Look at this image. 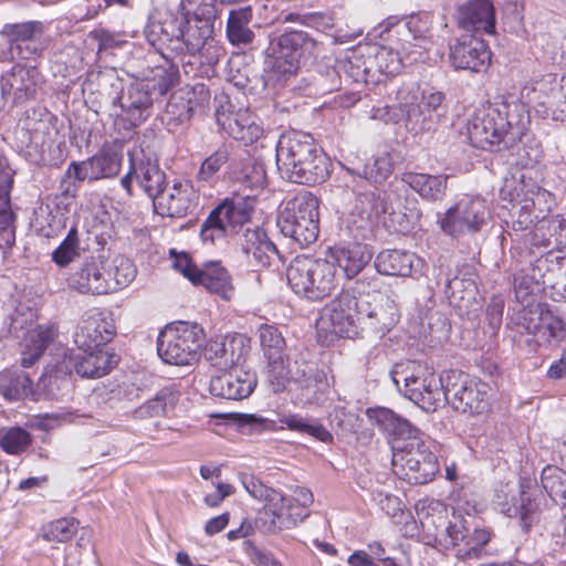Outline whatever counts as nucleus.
I'll list each match as a JSON object with an SVG mask.
<instances>
[{
    "label": "nucleus",
    "instance_id": "obj_47",
    "mask_svg": "<svg viewBox=\"0 0 566 566\" xmlns=\"http://www.w3.org/2000/svg\"><path fill=\"white\" fill-rule=\"evenodd\" d=\"M229 231H233L238 226H244L250 221L253 211L252 202L243 197L237 196L231 199H224L214 208Z\"/></svg>",
    "mask_w": 566,
    "mask_h": 566
},
{
    "label": "nucleus",
    "instance_id": "obj_14",
    "mask_svg": "<svg viewBox=\"0 0 566 566\" xmlns=\"http://www.w3.org/2000/svg\"><path fill=\"white\" fill-rule=\"evenodd\" d=\"M521 96L542 118L565 122L566 76L545 74L528 82Z\"/></svg>",
    "mask_w": 566,
    "mask_h": 566
},
{
    "label": "nucleus",
    "instance_id": "obj_24",
    "mask_svg": "<svg viewBox=\"0 0 566 566\" xmlns=\"http://www.w3.org/2000/svg\"><path fill=\"white\" fill-rule=\"evenodd\" d=\"M115 336V324L111 315L93 310L82 317L74 335L78 349H103Z\"/></svg>",
    "mask_w": 566,
    "mask_h": 566
},
{
    "label": "nucleus",
    "instance_id": "obj_16",
    "mask_svg": "<svg viewBox=\"0 0 566 566\" xmlns=\"http://www.w3.org/2000/svg\"><path fill=\"white\" fill-rule=\"evenodd\" d=\"M490 218L491 211L484 199L464 197L446 211L439 223L446 234L461 237L481 231Z\"/></svg>",
    "mask_w": 566,
    "mask_h": 566
},
{
    "label": "nucleus",
    "instance_id": "obj_28",
    "mask_svg": "<svg viewBox=\"0 0 566 566\" xmlns=\"http://www.w3.org/2000/svg\"><path fill=\"white\" fill-rule=\"evenodd\" d=\"M250 349V340L244 335H227L223 338L210 340L205 349V357L212 366L227 370L241 364Z\"/></svg>",
    "mask_w": 566,
    "mask_h": 566
},
{
    "label": "nucleus",
    "instance_id": "obj_59",
    "mask_svg": "<svg viewBox=\"0 0 566 566\" xmlns=\"http://www.w3.org/2000/svg\"><path fill=\"white\" fill-rule=\"evenodd\" d=\"M280 422L292 431L312 436L322 442L332 440L329 431L314 419L303 418L297 415H287L280 418Z\"/></svg>",
    "mask_w": 566,
    "mask_h": 566
},
{
    "label": "nucleus",
    "instance_id": "obj_5",
    "mask_svg": "<svg viewBox=\"0 0 566 566\" xmlns=\"http://www.w3.org/2000/svg\"><path fill=\"white\" fill-rule=\"evenodd\" d=\"M500 196L512 203L511 218L514 231L526 230L538 220H544L555 206L553 193L524 175L518 179L505 178Z\"/></svg>",
    "mask_w": 566,
    "mask_h": 566
},
{
    "label": "nucleus",
    "instance_id": "obj_55",
    "mask_svg": "<svg viewBox=\"0 0 566 566\" xmlns=\"http://www.w3.org/2000/svg\"><path fill=\"white\" fill-rule=\"evenodd\" d=\"M65 220L64 214H54L49 205H41L34 211L33 224L42 237L54 238L65 228Z\"/></svg>",
    "mask_w": 566,
    "mask_h": 566
},
{
    "label": "nucleus",
    "instance_id": "obj_31",
    "mask_svg": "<svg viewBox=\"0 0 566 566\" xmlns=\"http://www.w3.org/2000/svg\"><path fill=\"white\" fill-rule=\"evenodd\" d=\"M541 500L535 488L522 483L517 494L499 505L504 515L518 520L521 527L527 532L538 521Z\"/></svg>",
    "mask_w": 566,
    "mask_h": 566
},
{
    "label": "nucleus",
    "instance_id": "obj_21",
    "mask_svg": "<svg viewBox=\"0 0 566 566\" xmlns=\"http://www.w3.org/2000/svg\"><path fill=\"white\" fill-rule=\"evenodd\" d=\"M270 495L255 520L256 526L262 532L276 533L290 530L307 516V513L303 512L300 506H295L291 497L280 491L270 493Z\"/></svg>",
    "mask_w": 566,
    "mask_h": 566
},
{
    "label": "nucleus",
    "instance_id": "obj_46",
    "mask_svg": "<svg viewBox=\"0 0 566 566\" xmlns=\"http://www.w3.org/2000/svg\"><path fill=\"white\" fill-rule=\"evenodd\" d=\"M532 234L531 242L535 247L560 251L566 245V220L557 214L544 220H538Z\"/></svg>",
    "mask_w": 566,
    "mask_h": 566
},
{
    "label": "nucleus",
    "instance_id": "obj_15",
    "mask_svg": "<svg viewBox=\"0 0 566 566\" xmlns=\"http://www.w3.org/2000/svg\"><path fill=\"white\" fill-rule=\"evenodd\" d=\"M446 402L463 413L480 415L489 410L491 387L460 370L444 375Z\"/></svg>",
    "mask_w": 566,
    "mask_h": 566
},
{
    "label": "nucleus",
    "instance_id": "obj_53",
    "mask_svg": "<svg viewBox=\"0 0 566 566\" xmlns=\"http://www.w3.org/2000/svg\"><path fill=\"white\" fill-rule=\"evenodd\" d=\"M543 489L555 504L566 506V471L554 465H546L541 474Z\"/></svg>",
    "mask_w": 566,
    "mask_h": 566
},
{
    "label": "nucleus",
    "instance_id": "obj_1",
    "mask_svg": "<svg viewBox=\"0 0 566 566\" xmlns=\"http://www.w3.org/2000/svg\"><path fill=\"white\" fill-rule=\"evenodd\" d=\"M375 281L364 276L344 289L323 308L319 328L348 338L365 331L380 336L388 333L398 322L397 307L374 291Z\"/></svg>",
    "mask_w": 566,
    "mask_h": 566
},
{
    "label": "nucleus",
    "instance_id": "obj_61",
    "mask_svg": "<svg viewBox=\"0 0 566 566\" xmlns=\"http://www.w3.org/2000/svg\"><path fill=\"white\" fill-rule=\"evenodd\" d=\"M181 6L186 11V17L192 14L196 23L213 30V22L217 18L216 0H182Z\"/></svg>",
    "mask_w": 566,
    "mask_h": 566
},
{
    "label": "nucleus",
    "instance_id": "obj_35",
    "mask_svg": "<svg viewBox=\"0 0 566 566\" xmlns=\"http://www.w3.org/2000/svg\"><path fill=\"white\" fill-rule=\"evenodd\" d=\"M128 157L136 181L154 202L166 188L165 171L156 159L146 156L143 150L129 151Z\"/></svg>",
    "mask_w": 566,
    "mask_h": 566
},
{
    "label": "nucleus",
    "instance_id": "obj_45",
    "mask_svg": "<svg viewBox=\"0 0 566 566\" xmlns=\"http://www.w3.org/2000/svg\"><path fill=\"white\" fill-rule=\"evenodd\" d=\"M195 285H202L210 293L218 295L224 301H230L234 295L231 275L219 261L205 263Z\"/></svg>",
    "mask_w": 566,
    "mask_h": 566
},
{
    "label": "nucleus",
    "instance_id": "obj_10",
    "mask_svg": "<svg viewBox=\"0 0 566 566\" xmlns=\"http://www.w3.org/2000/svg\"><path fill=\"white\" fill-rule=\"evenodd\" d=\"M507 327L518 336V344L525 345L528 352L535 353L542 345L552 339L563 338L566 323L555 315L547 304H532L520 310L510 318Z\"/></svg>",
    "mask_w": 566,
    "mask_h": 566
},
{
    "label": "nucleus",
    "instance_id": "obj_48",
    "mask_svg": "<svg viewBox=\"0 0 566 566\" xmlns=\"http://www.w3.org/2000/svg\"><path fill=\"white\" fill-rule=\"evenodd\" d=\"M252 20L251 7L239 8L229 12L227 22V36L234 45L250 44L254 33L249 24Z\"/></svg>",
    "mask_w": 566,
    "mask_h": 566
},
{
    "label": "nucleus",
    "instance_id": "obj_40",
    "mask_svg": "<svg viewBox=\"0 0 566 566\" xmlns=\"http://www.w3.org/2000/svg\"><path fill=\"white\" fill-rule=\"evenodd\" d=\"M367 415L381 431L387 433L389 437H392V449L398 444L402 446L403 443L409 442L413 438L426 437L417 428H415L410 421L398 416L388 408L368 409Z\"/></svg>",
    "mask_w": 566,
    "mask_h": 566
},
{
    "label": "nucleus",
    "instance_id": "obj_49",
    "mask_svg": "<svg viewBox=\"0 0 566 566\" xmlns=\"http://www.w3.org/2000/svg\"><path fill=\"white\" fill-rule=\"evenodd\" d=\"M283 43L290 46L294 53H298L300 60L316 57L323 50V43L313 34L303 30H290L282 34Z\"/></svg>",
    "mask_w": 566,
    "mask_h": 566
},
{
    "label": "nucleus",
    "instance_id": "obj_30",
    "mask_svg": "<svg viewBox=\"0 0 566 566\" xmlns=\"http://www.w3.org/2000/svg\"><path fill=\"white\" fill-rule=\"evenodd\" d=\"M196 197V191L189 181H176L155 199L154 209L163 217L184 218L195 210Z\"/></svg>",
    "mask_w": 566,
    "mask_h": 566
},
{
    "label": "nucleus",
    "instance_id": "obj_39",
    "mask_svg": "<svg viewBox=\"0 0 566 566\" xmlns=\"http://www.w3.org/2000/svg\"><path fill=\"white\" fill-rule=\"evenodd\" d=\"M240 247L251 265L268 268L279 255L275 244L269 239L266 232L259 227H248L241 239Z\"/></svg>",
    "mask_w": 566,
    "mask_h": 566
},
{
    "label": "nucleus",
    "instance_id": "obj_38",
    "mask_svg": "<svg viewBox=\"0 0 566 566\" xmlns=\"http://www.w3.org/2000/svg\"><path fill=\"white\" fill-rule=\"evenodd\" d=\"M329 255L348 279L358 275L373 258V250L361 241L340 242L329 248Z\"/></svg>",
    "mask_w": 566,
    "mask_h": 566
},
{
    "label": "nucleus",
    "instance_id": "obj_9",
    "mask_svg": "<svg viewBox=\"0 0 566 566\" xmlns=\"http://www.w3.org/2000/svg\"><path fill=\"white\" fill-rule=\"evenodd\" d=\"M292 291L308 301L317 302L329 296L337 286L334 262L310 255H297L286 269Z\"/></svg>",
    "mask_w": 566,
    "mask_h": 566
},
{
    "label": "nucleus",
    "instance_id": "obj_29",
    "mask_svg": "<svg viewBox=\"0 0 566 566\" xmlns=\"http://www.w3.org/2000/svg\"><path fill=\"white\" fill-rule=\"evenodd\" d=\"M449 57L454 69L480 73L488 70L491 51L482 39L470 36L457 40L450 46Z\"/></svg>",
    "mask_w": 566,
    "mask_h": 566
},
{
    "label": "nucleus",
    "instance_id": "obj_8",
    "mask_svg": "<svg viewBox=\"0 0 566 566\" xmlns=\"http://www.w3.org/2000/svg\"><path fill=\"white\" fill-rule=\"evenodd\" d=\"M391 378L402 395L424 411H436L446 403L444 377L417 361L397 365Z\"/></svg>",
    "mask_w": 566,
    "mask_h": 566
},
{
    "label": "nucleus",
    "instance_id": "obj_20",
    "mask_svg": "<svg viewBox=\"0 0 566 566\" xmlns=\"http://www.w3.org/2000/svg\"><path fill=\"white\" fill-rule=\"evenodd\" d=\"M286 381H293L298 385V398L303 403H319L328 389L325 371L319 369L315 363L305 359H295L290 365L281 386L274 381L275 391L283 389Z\"/></svg>",
    "mask_w": 566,
    "mask_h": 566
},
{
    "label": "nucleus",
    "instance_id": "obj_25",
    "mask_svg": "<svg viewBox=\"0 0 566 566\" xmlns=\"http://www.w3.org/2000/svg\"><path fill=\"white\" fill-rule=\"evenodd\" d=\"M266 54V81L273 86H283L291 78L296 76L301 60L298 53H294L290 46L283 43V38H273L270 41Z\"/></svg>",
    "mask_w": 566,
    "mask_h": 566
},
{
    "label": "nucleus",
    "instance_id": "obj_13",
    "mask_svg": "<svg viewBox=\"0 0 566 566\" xmlns=\"http://www.w3.org/2000/svg\"><path fill=\"white\" fill-rule=\"evenodd\" d=\"M203 337V329L196 323L179 322L167 326L157 339L158 355L166 364L189 365L197 359Z\"/></svg>",
    "mask_w": 566,
    "mask_h": 566
},
{
    "label": "nucleus",
    "instance_id": "obj_4",
    "mask_svg": "<svg viewBox=\"0 0 566 566\" xmlns=\"http://www.w3.org/2000/svg\"><path fill=\"white\" fill-rule=\"evenodd\" d=\"M276 164L281 177L300 185L324 182L331 174V161L311 134L290 130L276 145Z\"/></svg>",
    "mask_w": 566,
    "mask_h": 566
},
{
    "label": "nucleus",
    "instance_id": "obj_57",
    "mask_svg": "<svg viewBox=\"0 0 566 566\" xmlns=\"http://www.w3.org/2000/svg\"><path fill=\"white\" fill-rule=\"evenodd\" d=\"M108 271L109 293L126 287L136 276V268L129 259L118 256L106 265Z\"/></svg>",
    "mask_w": 566,
    "mask_h": 566
},
{
    "label": "nucleus",
    "instance_id": "obj_11",
    "mask_svg": "<svg viewBox=\"0 0 566 566\" xmlns=\"http://www.w3.org/2000/svg\"><path fill=\"white\" fill-rule=\"evenodd\" d=\"M318 199L310 191H302L290 199L277 216L281 233L300 248L316 242L319 233Z\"/></svg>",
    "mask_w": 566,
    "mask_h": 566
},
{
    "label": "nucleus",
    "instance_id": "obj_62",
    "mask_svg": "<svg viewBox=\"0 0 566 566\" xmlns=\"http://www.w3.org/2000/svg\"><path fill=\"white\" fill-rule=\"evenodd\" d=\"M444 292L451 303L460 306V302L474 300L476 284L472 279L454 275L452 279H447Z\"/></svg>",
    "mask_w": 566,
    "mask_h": 566
},
{
    "label": "nucleus",
    "instance_id": "obj_42",
    "mask_svg": "<svg viewBox=\"0 0 566 566\" xmlns=\"http://www.w3.org/2000/svg\"><path fill=\"white\" fill-rule=\"evenodd\" d=\"M122 90V81L112 72H91L83 83V92L88 94L92 103L99 106H116Z\"/></svg>",
    "mask_w": 566,
    "mask_h": 566
},
{
    "label": "nucleus",
    "instance_id": "obj_43",
    "mask_svg": "<svg viewBox=\"0 0 566 566\" xmlns=\"http://www.w3.org/2000/svg\"><path fill=\"white\" fill-rule=\"evenodd\" d=\"M374 264L384 275L412 276L420 272L422 260L412 252L394 249L378 253Z\"/></svg>",
    "mask_w": 566,
    "mask_h": 566
},
{
    "label": "nucleus",
    "instance_id": "obj_32",
    "mask_svg": "<svg viewBox=\"0 0 566 566\" xmlns=\"http://www.w3.org/2000/svg\"><path fill=\"white\" fill-rule=\"evenodd\" d=\"M259 336L261 347L269 363V379L272 384L275 381L281 386L282 379L286 376V369L293 364L290 360L285 364L284 360L285 339L277 327L268 324L260 326Z\"/></svg>",
    "mask_w": 566,
    "mask_h": 566
},
{
    "label": "nucleus",
    "instance_id": "obj_50",
    "mask_svg": "<svg viewBox=\"0 0 566 566\" xmlns=\"http://www.w3.org/2000/svg\"><path fill=\"white\" fill-rule=\"evenodd\" d=\"M53 340V331L39 326L31 331L25 338V350L22 353L21 365L31 367L38 360L50 343Z\"/></svg>",
    "mask_w": 566,
    "mask_h": 566
},
{
    "label": "nucleus",
    "instance_id": "obj_22",
    "mask_svg": "<svg viewBox=\"0 0 566 566\" xmlns=\"http://www.w3.org/2000/svg\"><path fill=\"white\" fill-rule=\"evenodd\" d=\"M208 96L209 92L203 84L175 91L163 114V124L169 132H177L190 122L195 111L203 106Z\"/></svg>",
    "mask_w": 566,
    "mask_h": 566
},
{
    "label": "nucleus",
    "instance_id": "obj_23",
    "mask_svg": "<svg viewBox=\"0 0 566 566\" xmlns=\"http://www.w3.org/2000/svg\"><path fill=\"white\" fill-rule=\"evenodd\" d=\"M187 24L188 19L184 13L169 10L156 11L149 17L145 36L163 55H165L164 49L174 53L176 46L180 45L179 38L182 36V28H186Z\"/></svg>",
    "mask_w": 566,
    "mask_h": 566
},
{
    "label": "nucleus",
    "instance_id": "obj_37",
    "mask_svg": "<svg viewBox=\"0 0 566 566\" xmlns=\"http://www.w3.org/2000/svg\"><path fill=\"white\" fill-rule=\"evenodd\" d=\"M216 117L222 129L245 145L256 142L263 135V127L258 117L249 111L227 114L217 108Z\"/></svg>",
    "mask_w": 566,
    "mask_h": 566
},
{
    "label": "nucleus",
    "instance_id": "obj_26",
    "mask_svg": "<svg viewBox=\"0 0 566 566\" xmlns=\"http://www.w3.org/2000/svg\"><path fill=\"white\" fill-rule=\"evenodd\" d=\"M8 96L14 104L36 99L43 86V76L35 66L15 64L2 75Z\"/></svg>",
    "mask_w": 566,
    "mask_h": 566
},
{
    "label": "nucleus",
    "instance_id": "obj_51",
    "mask_svg": "<svg viewBox=\"0 0 566 566\" xmlns=\"http://www.w3.org/2000/svg\"><path fill=\"white\" fill-rule=\"evenodd\" d=\"M0 391L10 400H19L32 391V381L22 370H6L0 375Z\"/></svg>",
    "mask_w": 566,
    "mask_h": 566
},
{
    "label": "nucleus",
    "instance_id": "obj_34",
    "mask_svg": "<svg viewBox=\"0 0 566 566\" xmlns=\"http://www.w3.org/2000/svg\"><path fill=\"white\" fill-rule=\"evenodd\" d=\"M64 356V364L82 378H101L117 364L115 355L104 349H80Z\"/></svg>",
    "mask_w": 566,
    "mask_h": 566
},
{
    "label": "nucleus",
    "instance_id": "obj_63",
    "mask_svg": "<svg viewBox=\"0 0 566 566\" xmlns=\"http://www.w3.org/2000/svg\"><path fill=\"white\" fill-rule=\"evenodd\" d=\"M394 171V159L388 153H384L373 161L366 164L361 176L374 185H381Z\"/></svg>",
    "mask_w": 566,
    "mask_h": 566
},
{
    "label": "nucleus",
    "instance_id": "obj_58",
    "mask_svg": "<svg viewBox=\"0 0 566 566\" xmlns=\"http://www.w3.org/2000/svg\"><path fill=\"white\" fill-rule=\"evenodd\" d=\"M30 432L21 427L0 428V448L8 454H20L31 446Z\"/></svg>",
    "mask_w": 566,
    "mask_h": 566
},
{
    "label": "nucleus",
    "instance_id": "obj_27",
    "mask_svg": "<svg viewBox=\"0 0 566 566\" xmlns=\"http://www.w3.org/2000/svg\"><path fill=\"white\" fill-rule=\"evenodd\" d=\"M213 30L206 25L196 23L191 25L189 22L182 28V36H180V45H177L174 53L176 55L188 54L195 56L200 54L206 56V63L214 65L221 55H224L223 49L213 44Z\"/></svg>",
    "mask_w": 566,
    "mask_h": 566
},
{
    "label": "nucleus",
    "instance_id": "obj_54",
    "mask_svg": "<svg viewBox=\"0 0 566 566\" xmlns=\"http://www.w3.org/2000/svg\"><path fill=\"white\" fill-rule=\"evenodd\" d=\"M237 156L231 153L228 146H221L208 156L201 164L197 178L199 181L210 182L213 180L216 174L226 164H229V168L235 171L233 166Z\"/></svg>",
    "mask_w": 566,
    "mask_h": 566
},
{
    "label": "nucleus",
    "instance_id": "obj_6",
    "mask_svg": "<svg viewBox=\"0 0 566 566\" xmlns=\"http://www.w3.org/2000/svg\"><path fill=\"white\" fill-rule=\"evenodd\" d=\"M177 73L172 67H156L153 78L134 82L122 90L117 105L122 115L116 120L130 132L146 122L154 107L155 98L165 95L175 84Z\"/></svg>",
    "mask_w": 566,
    "mask_h": 566
},
{
    "label": "nucleus",
    "instance_id": "obj_12",
    "mask_svg": "<svg viewBox=\"0 0 566 566\" xmlns=\"http://www.w3.org/2000/svg\"><path fill=\"white\" fill-rule=\"evenodd\" d=\"M429 438H413L394 448L392 467L410 484H426L440 472L438 457Z\"/></svg>",
    "mask_w": 566,
    "mask_h": 566
},
{
    "label": "nucleus",
    "instance_id": "obj_19",
    "mask_svg": "<svg viewBox=\"0 0 566 566\" xmlns=\"http://www.w3.org/2000/svg\"><path fill=\"white\" fill-rule=\"evenodd\" d=\"M387 212L388 202L384 192L360 193L346 218L345 231L354 240L363 241L371 235L375 220Z\"/></svg>",
    "mask_w": 566,
    "mask_h": 566
},
{
    "label": "nucleus",
    "instance_id": "obj_64",
    "mask_svg": "<svg viewBox=\"0 0 566 566\" xmlns=\"http://www.w3.org/2000/svg\"><path fill=\"white\" fill-rule=\"evenodd\" d=\"M463 546L458 548V557H478L479 552L490 542L491 532L488 528H473L467 524V534L463 538Z\"/></svg>",
    "mask_w": 566,
    "mask_h": 566
},
{
    "label": "nucleus",
    "instance_id": "obj_44",
    "mask_svg": "<svg viewBox=\"0 0 566 566\" xmlns=\"http://www.w3.org/2000/svg\"><path fill=\"white\" fill-rule=\"evenodd\" d=\"M448 179L449 176L447 175H430L412 170H406L400 175L401 182L427 202L443 200L447 193Z\"/></svg>",
    "mask_w": 566,
    "mask_h": 566
},
{
    "label": "nucleus",
    "instance_id": "obj_18",
    "mask_svg": "<svg viewBox=\"0 0 566 566\" xmlns=\"http://www.w3.org/2000/svg\"><path fill=\"white\" fill-rule=\"evenodd\" d=\"M12 60L35 61L46 49L44 24L40 21L7 23L0 31Z\"/></svg>",
    "mask_w": 566,
    "mask_h": 566
},
{
    "label": "nucleus",
    "instance_id": "obj_41",
    "mask_svg": "<svg viewBox=\"0 0 566 566\" xmlns=\"http://www.w3.org/2000/svg\"><path fill=\"white\" fill-rule=\"evenodd\" d=\"M255 384L254 374L234 369L231 373L213 377L210 381V392L216 397L240 400L253 391Z\"/></svg>",
    "mask_w": 566,
    "mask_h": 566
},
{
    "label": "nucleus",
    "instance_id": "obj_60",
    "mask_svg": "<svg viewBox=\"0 0 566 566\" xmlns=\"http://www.w3.org/2000/svg\"><path fill=\"white\" fill-rule=\"evenodd\" d=\"M82 248L80 244L78 231L73 226L64 240L52 252V261L61 268L67 266L70 263L81 256Z\"/></svg>",
    "mask_w": 566,
    "mask_h": 566
},
{
    "label": "nucleus",
    "instance_id": "obj_36",
    "mask_svg": "<svg viewBox=\"0 0 566 566\" xmlns=\"http://www.w3.org/2000/svg\"><path fill=\"white\" fill-rule=\"evenodd\" d=\"M70 285L80 293H109L108 271L99 258H87L70 277Z\"/></svg>",
    "mask_w": 566,
    "mask_h": 566
},
{
    "label": "nucleus",
    "instance_id": "obj_17",
    "mask_svg": "<svg viewBox=\"0 0 566 566\" xmlns=\"http://www.w3.org/2000/svg\"><path fill=\"white\" fill-rule=\"evenodd\" d=\"M123 157L122 144L117 142L105 144L92 157L82 161H71L66 168L65 177L74 178L78 182L113 178L120 170Z\"/></svg>",
    "mask_w": 566,
    "mask_h": 566
},
{
    "label": "nucleus",
    "instance_id": "obj_7",
    "mask_svg": "<svg viewBox=\"0 0 566 566\" xmlns=\"http://www.w3.org/2000/svg\"><path fill=\"white\" fill-rule=\"evenodd\" d=\"M443 101L442 92L405 85L397 92L399 114H394L390 119H405L408 129L416 134L433 130L446 114Z\"/></svg>",
    "mask_w": 566,
    "mask_h": 566
},
{
    "label": "nucleus",
    "instance_id": "obj_3",
    "mask_svg": "<svg viewBox=\"0 0 566 566\" xmlns=\"http://www.w3.org/2000/svg\"><path fill=\"white\" fill-rule=\"evenodd\" d=\"M528 115L517 102H503L475 111L467 123L470 144L483 150L513 146L524 135Z\"/></svg>",
    "mask_w": 566,
    "mask_h": 566
},
{
    "label": "nucleus",
    "instance_id": "obj_2",
    "mask_svg": "<svg viewBox=\"0 0 566 566\" xmlns=\"http://www.w3.org/2000/svg\"><path fill=\"white\" fill-rule=\"evenodd\" d=\"M375 281L364 276L344 289L323 308L319 328L348 338L365 331L380 336L388 333L398 322L397 307L374 291Z\"/></svg>",
    "mask_w": 566,
    "mask_h": 566
},
{
    "label": "nucleus",
    "instance_id": "obj_56",
    "mask_svg": "<svg viewBox=\"0 0 566 566\" xmlns=\"http://www.w3.org/2000/svg\"><path fill=\"white\" fill-rule=\"evenodd\" d=\"M78 531V522L73 517H62L51 521L41 527V536L46 542L66 543Z\"/></svg>",
    "mask_w": 566,
    "mask_h": 566
},
{
    "label": "nucleus",
    "instance_id": "obj_52",
    "mask_svg": "<svg viewBox=\"0 0 566 566\" xmlns=\"http://www.w3.org/2000/svg\"><path fill=\"white\" fill-rule=\"evenodd\" d=\"M179 396L178 391L170 387H165L154 398L136 409L135 413L139 418L164 416L176 406Z\"/></svg>",
    "mask_w": 566,
    "mask_h": 566
},
{
    "label": "nucleus",
    "instance_id": "obj_33",
    "mask_svg": "<svg viewBox=\"0 0 566 566\" xmlns=\"http://www.w3.org/2000/svg\"><path fill=\"white\" fill-rule=\"evenodd\" d=\"M457 21L459 28L475 32L495 33V8L492 0H467L458 7Z\"/></svg>",
    "mask_w": 566,
    "mask_h": 566
}]
</instances>
